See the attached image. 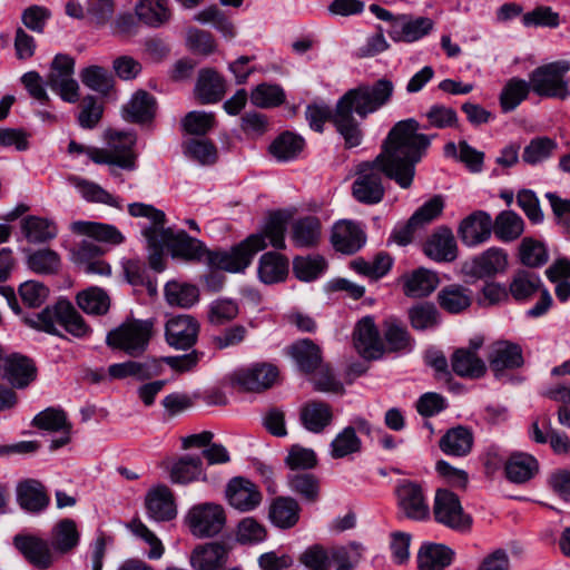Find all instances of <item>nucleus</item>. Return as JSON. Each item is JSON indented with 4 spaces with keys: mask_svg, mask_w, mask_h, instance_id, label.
<instances>
[{
    "mask_svg": "<svg viewBox=\"0 0 570 570\" xmlns=\"http://www.w3.org/2000/svg\"><path fill=\"white\" fill-rule=\"evenodd\" d=\"M419 129L420 124L413 118L396 122L375 160L357 166L352 195L358 203L374 205L383 199L382 173L401 188L411 187L415 176V165L431 144L430 137L420 134Z\"/></svg>",
    "mask_w": 570,
    "mask_h": 570,
    "instance_id": "obj_1",
    "label": "nucleus"
},
{
    "mask_svg": "<svg viewBox=\"0 0 570 570\" xmlns=\"http://www.w3.org/2000/svg\"><path fill=\"white\" fill-rule=\"evenodd\" d=\"M394 91V85L386 78L373 85H361L346 91L337 101L333 125L343 137L345 146L353 148L362 142L363 134L353 111L361 118L375 112L386 105Z\"/></svg>",
    "mask_w": 570,
    "mask_h": 570,
    "instance_id": "obj_2",
    "label": "nucleus"
},
{
    "mask_svg": "<svg viewBox=\"0 0 570 570\" xmlns=\"http://www.w3.org/2000/svg\"><path fill=\"white\" fill-rule=\"evenodd\" d=\"M23 322L31 328L52 335H60L57 325L62 326L68 333L78 338L87 337L91 333L83 317L66 299L58 301L55 305L47 306L39 313L26 316Z\"/></svg>",
    "mask_w": 570,
    "mask_h": 570,
    "instance_id": "obj_3",
    "label": "nucleus"
},
{
    "mask_svg": "<svg viewBox=\"0 0 570 570\" xmlns=\"http://www.w3.org/2000/svg\"><path fill=\"white\" fill-rule=\"evenodd\" d=\"M108 145L106 148H90L89 158L99 165L117 166L125 170L136 169L137 155L134 147L137 136L134 131L109 129L106 134Z\"/></svg>",
    "mask_w": 570,
    "mask_h": 570,
    "instance_id": "obj_4",
    "label": "nucleus"
},
{
    "mask_svg": "<svg viewBox=\"0 0 570 570\" xmlns=\"http://www.w3.org/2000/svg\"><path fill=\"white\" fill-rule=\"evenodd\" d=\"M153 332L151 320H127L107 333L106 344L112 350L138 357L147 350Z\"/></svg>",
    "mask_w": 570,
    "mask_h": 570,
    "instance_id": "obj_5",
    "label": "nucleus"
},
{
    "mask_svg": "<svg viewBox=\"0 0 570 570\" xmlns=\"http://www.w3.org/2000/svg\"><path fill=\"white\" fill-rule=\"evenodd\" d=\"M570 61L559 60L535 68L529 76L531 90L540 97L566 98L569 94L566 73Z\"/></svg>",
    "mask_w": 570,
    "mask_h": 570,
    "instance_id": "obj_6",
    "label": "nucleus"
},
{
    "mask_svg": "<svg viewBox=\"0 0 570 570\" xmlns=\"http://www.w3.org/2000/svg\"><path fill=\"white\" fill-rule=\"evenodd\" d=\"M185 524L190 534L198 539L213 538L219 534L226 524L223 505L204 502L193 505L185 515Z\"/></svg>",
    "mask_w": 570,
    "mask_h": 570,
    "instance_id": "obj_7",
    "label": "nucleus"
},
{
    "mask_svg": "<svg viewBox=\"0 0 570 570\" xmlns=\"http://www.w3.org/2000/svg\"><path fill=\"white\" fill-rule=\"evenodd\" d=\"M265 247L262 235H250L230 250H208L206 261L213 268L238 273L243 272L250 264L253 256Z\"/></svg>",
    "mask_w": 570,
    "mask_h": 570,
    "instance_id": "obj_8",
    "label": "nucleus"
},
{
    "mask_svg": "<svg viewBox=\"0 0 570 570\" xmlns=\"http://www.w3.org/2000/svg\"><path fill=\"white\" fill-rule=\"evenodd\" d=\"M75 59L69 55L58 53L50 63L46 78L47 86L63 101L75 104L79 100V85L73 78Z\"/></svg>",
    "mask_w": 570,
    "mask_h": 570,
    "instance_id": "obj_9",
    "label": "nucleus"
},
{
    "mask_svg": "<svg viewBox=\"0 0 570 570\" xmlns=\"http://www.w3.org/2000/svg\"><path fill=\"white\" fill-rule=\"evenodd\" d=\"M433 515L436 522L456 531H465L472 523V518L464 512L459 497L445 489L435 493Z\"/></svg>",
    "mask_w": 570,
    "mask_h": 570,
    "instance_id": "obj_10",
    "label": "nucleus"
},
{
    "mask_svg": "<svg viewBox=\"0 0 570 570\" xmlns=\"http://www.w3.org/2000/svg\"><path fill=\"white\" fill-rule=\"evenodd\" d=\"M163 239L167 242V248L174 258L186 262H200L207 258L209 249L206 245L185 230L174 232L171 228H163Z\"/></svg>",
    "mask_w": 570,
    "mask_h": 570,
    "instance_id": "obj_11",
    "label": "nucleus"
},
{
    "mask_svg": "<svg viewBox=\"0 0 570 570\" xmlns=\"http://www.w3.org/2000/svg\"><path fill=\"white\" fill-rule=\"evenodd\" d=\"M198 333V321L187 314H180L169 318L165 326L166 342L177 350L191 347L197 341Z\"/></svg>",
    "mask_w": 570,
    "mask_h": 570,
    "instance_id": "obj_12",
    "label": "nucleus"
},
{
    "mask_svg": "<svg viewBox=\"0 0 570 570\" xmlns=\"http://www.w3.org/2000/svg\"><path fill=\"white\" fill-rule=\"evenodd\" d=\"M434 28V21L428 17L396 16L387 31L395 42H414L428 36Z\"/></svg>",
    "mask_w": 570,
    "mask_h": 570,
    "instance_id": "obj_13",
    "label": "nucleus"
},
{
    "mask_svg": "<svg viewBox=\"0 0 570 570\" xmlns=\"http://www.w3.org/2000/svg\"><path fill=\"white\" fill-rule=\"evenodd\" d=\"M31 425L48 432H61V436L51 441L50 450L55 451L70 442L71 423L67 414L59 407H47L39 412Z\"/></svg>",
    "mask_w": 570,
    "mask_h": 570,
    "instance_id": "obj_14",
    "label": "nucleus"
},
{
    "mask_svg": "<svg viewBox=\"0 0 570 570\" xmlns=\"http://www.w3.org/2000/svg\"><path fill=\"white\" fill-rule=\"evenodd\" d=\"M278 376L276 366L267 363H256L237 371L235 383L248 392H262L273 386Z\"/></svg>",
    "mask_w": 570,
    "mask_h": 570,
    "instance_id": "obj_15",
    "label": "nucleus"
},
{
    "mask_svg": "<svg viewBox=\"0 0 570 570\" xmlns=\"http://www.w3.org/2000/svg\"><path fill=\"white\" fill-rule=\"evenodd\" d=\"M493 230L491 216L483 210H476L466 216L459 225L458 234L468 247L478 246L487 242Z\"/></svg>",
    "mask_w": 570,
    "mask_h": 570,
    "instance_id": "obj_16",
    "label": "nucleus"
},
{
    "mask_svg": "<svg viewBox=\"0 0 570 570\" xmlns=\"http://www.w3.org/2000/svg\"><path fill=\"white\" fill-rule=\"evenodd\" d=\"M423 253L438 263H451L458 257V245L452 230L438 227L425 240Z\"/></svg>",
    "mask_w": 570,
    "mask_h": 570,
    "instance_id": "obj_17",
    "label": "nucleus"
},
{
    "mask_svg": "<svg viewBox=\"0 0 570 570\" xmlns=\"http://www.w3.org/2000/svg\"><path fill=\"white\" fill-rule=\"evenodd\" d=\"M16 548L35 567L49 568L55 561V550L49 542L36 535L18 534L14 537Z\"/></svg>",
    "mask_w": 570,
    "mask_h": 570,
    "instance_id": "obj_18",
    "label": "nucleus"
},
{
    "mask_svg": "<svg viewBox=\"0 0 570 570\" xmlns=\"http://www.w3.org/2000/svg\"><path fill=\"white\" fill-rule=\"evenodd\" d=\"M148 517L157 522L170 521L177 515L171 490L164 484L151 488L145 498Z\"/></svg>",
    "mask_w": 570,
    "mask_h": 570,
    "instance_id": "obj_19",
    "label": "nucleus"
},
{
    "mask_svg": "<svg viewBox=\"0 0 570 570\" xmlns=\"http://www.w3.org/2000/svg\"><path fill=\"white\" fill-rule=\"evenodd\" d=\"M354 344L358 353L370 360L380 358L384 344L371 316L363 317L354 330Z\"/></svg>",
    "mask_w": 570,
    "mask_h": 570,
    "instance_id": "obj_20",
    "label": "nucleus"
},
{
    "mask_svg": "<svg viewBox=\"0 0 570 570\" xmlns=\"http://www.w3.org/2000/svg\"><path fill=\"white\" fill-rule=\"evenodd\" d=\"M488 361L495 377L500 379L505 370H514L523 364L522 350L507 341L497 342L491 346Z\"/></svg>",
    "mask_w": 570,
    "mask_h": 570,
    "instance_id": "obj_21",
    "label": "nucleus"
},
{
    "mask_svg": "<svg viewBox=\"0 0 570 570\" xmlns=\"http://www.w3.org/2000/svg\"><path fill=\"white\" fill-rule=\"evenodd\" d=\"M229 504L239 511H250L259 505L262 494L257 487L244 478H234L226 488Z\"/></svg>",
    "mask_w": 570,
    "mask_h": 570,
    "instance_id": "obj_22",
    "label": "nucleus"
},
{
    "mask_svg": "<svg viewBox=\"0 0 570 570\" xmlns=\"http://www.w3.org/2000/svg\"><path fill=\"white\" fill-rule=\"evenodd\" d=\"M399 507L410 519L424 520L430 510L420 485L412 482L402 483L396 490Z\"/></svg>",
    "mask_w": 570,
    "mask_h": 570,
    "instance_id": "obj_23",
    "label": "nucleus"
},
{
    "mask_svg": "<svg viewBox=\"0 0 570 570\" xmlns=\"http://www.w3.org/2000/svg\"><path fill=\"white\" fill-rule=\"evenodd\" d=\"M365 234L352 220L337 222L332 229L331 242L337 252L354 254L365 244Z\"/></svg>",
    "mask_w": 570,
    "mask_h": 570,
    "instance_id": "obj_24",
    "label": "nucleus"
},
{
    "mask_svg": "<svg viewBox=\"0 0 570 570\" xmlns=\"http://www.w3.org/2000/svg\"><path fill=\"white\" fill-rule=\"evenodd\" d=\"M334 420L332 406L323 401L312 400L299 409V422L308 432L322 433Z\"/></svg>",
    "mask_w": 570,
    "mask_h": 570,
    "instance_id": "obj_25",
    "label": "nucleus"
},
{
    "mask_svg": "<svg viewBox=\"0 0 570 570\" xmlns=\"http://www.w3.org/2000/svg\"><path fill=\"white\" fill-rule=\"evenodd\" d=\"M228 548L220 542H209L196 547L190 554L194 570H218L228 561Z\"/></svg>",
    "mask_w": 570,
    "mask_h": 570,
    "instance_id": "obj_26",
    "label": "nucleus"
},
{
    "mask_svg": "<svg viewBox=\"0 0 570 570\" xmlns=\"http://www.w3.org/2000/svg\"><path fill=\"white\" fill-rule=\"evenodd\" d=\"M508 254L499 247H491L475 256L471 262L470 273L479 278L492 277L505 272Z\"/></svg>",
    "mask_w": 570,
    "mask_h": 570,
    "instance_id": "obj_27",
    "label": "nucleus"
},
{
    "mask_svg": "<svg viewBox=\"0 0 570 570\" xmlns=\"http://www.w3.org/2000/svg\"><path fill=\"white\" fill-rule=\"evenodd\" d=\"M322 223L318 217L308 215L292 224V242L302 248L315 247L322 238Z\"/></svg>",
    "mask_w": 570,
    "mask_h": 570,
    "instance_id": "obj_28",
    "label": "nucleus"
},
{
    "mask_svg": "<svg viewBox=\"0 0 570 570\" xmlns=\"http://www.w3.org/2000/svg\"><path fill=\"white\" fill-rule=\"evenodd\" d=\"M347 558L344 549L324 548L314 544L307 548L299 557V562L308 570H328L334 561H345Z\"/></svg>",
    "mask_w": 570,
    "mask_h": 570,
    "instance_id": "obj_29",
    "label": "nucleus"
},
{
    "mask_svg": "<svg viewBox=\"0 0 570 570\" xmlns=\"http://www.w3.org/2000/svg\"><path fill=\"white\" fill-rule=\"evenodd\" d=\"M509 294L518 303L528 302L542 287L540 276L527 269L515 271L509 283Z\"/></svg>",
    "mask_w": 570,
    "mask_h": 570,
    "instance_id": "obj_30",
    "label": "nucleus"
},
{
    "mask_svg": "<svg viewBox=\"0 0 570 570\" xmlns=\"http://www.w3.org/2000/svg\"><path fill=\"white\" fill-rule=\"evenodd\" d=\"M225 94V81L214 69H202L195 86V95L202 104L219 101Z\"/></svg>",
    "mask_w": 570,
    "mask_h": 570,
    "instance_id": "obj_31",
    "label": "nucleus"
},
{
    "mask_svg": "<svg viewBox=\"0 0 570 570\" xmlns=\"http://www.w3.org/2000/svg\"><path fill=\"white\" fill-rule=\"evenodd\" d=\"M17 501L23 510L37 513L48 505L49 498L39 481L29 479L18 484Z\"/></svg>",
    "mask_w": 570,
    "mask_h": 570,
    "instance_id": "obj_32",
    "label": "nucleus"
},
{
    "mask_svg": "<svg viewBox=\"0 0 570 570\" xmlns=\"http://www.w3.org/2000/svg\"><path fill=\"white\" fill-rule=\"evenodd\" d=\"M156 100L146 91H137L131 99L122 107L125 120L136 124H145L155 117Z\"/></svg>",
    "mask_w": 570,
    "mask_h": 570,
    "instance_id": "obj_33",
    "label": "nucleus"
},
{
    "mask_svg": "<svg viewBox=\"0 0 570 570\" xmlns=\"http://www.w3.org/2000/svg\"><path fill=\"white\" fill-rule=\"evenodd\" d=\"M301 508L297 501L289 497H277L268 509V519L277 528H293L299 519Z\"/></svg>",
    "mask_w": 570,
    "mask_h": 570,
    "instance_id": "obj_34",
    "label": "nucleus"
},
{
    "mask_svg": "<svg viewBox=\"0 0 570 570\" xmlns=\"http://www.w3.org/2000/svg\"><path fill=\"white\" fill-rule=\"evenodd\" d=\"M4 376L16 387H26L36 377L32 362L20 354H12L3 360Z\"/></svg>",
    "mask_w": 570,
    "mask_h": 570,
    "instance_id": "obj_35",
    "label": "nucleus"
},
{
    "mask_svg": "<svg viewBox=\"0 0 570 570\" xmlns=\"http://www.w3.org/2000/svg\"><path fill=\"white\" fill-rule=\"evenodd\" d=\"M473 432L462 425L450 429L440 440L442 452L452 456H465L473 446Z\"/></svg>",
    "mask_w": 570,
    "mask_h": 570,
    "instance_id": "obj_36",
    "label": "nucleus"
},
{
    "mask_svg": "<svg viewBox=\"0 0 570 570\" xmlns=\"http://www.w3.org/2000/svg\"><path fill=\"white\" fill-rule=\"evenodd\" d=\"M438 303L442 309L450 314H459L470 307L472 292L460 284H450L438 293Z\"/></svg>",
    "mask_w": 570,
    "mask_h": 570,
    "instance_id": "obj_37",
    "label": "nucleus"
},
{
    "mask_svg": "<svg viewBox=\"0 0 570 570\" xmlns=\"http://www.w3.org/2000/svg\"><path fill=\"white\" fill-rule=\"evenodd\" d=\"M76 234L92 237L97 242H104L111 245H119L125 240L124 235L114 225L78 220L70 226Z\"/></svg>",
    "mask_w": 570,
    "mask_h": 570,
    "instance_id": "obj_38",
    "label": "nucleus"
},
{
    "mask_svg": "<svg viewBox=\"0 0 570 570\" xmlns=\"http://www.w3.org/2000/svg\"><path fill=\"white\" fill-rule=\"evenodd\" d=\"M453 372L461 377L480 379L487 372V365L474 351L459 348L451 357Z\"/></svg>",
    "mask_w": 570,
    "mask_h": 570,
    "instance_id": "obj_39",
    "label": "nucleus"
},
{
    "mask_svg": "<svg viewBox=\"0 0 570 570\" xmlns=\"http://www.w3.org/2000/svg\"><path fill=\"white\" fill-rule=\"evenodd\" d=\"M169 476L175 484H188L199 479L206 480L202 458L189 454L179 458L171 465Z\"/></svg>",
    "mask_w": 570,
    "mask_h": 570,
    "instance_id": "obj_40",
    "label": "nucleus"
},
{
    "mask_svg": "<svg viewBox=\"0 0 570 570\" xmlns=\"http://www.w3.org/2000/svg\"><path fill=\"white\" fill-rule=\"evenodd\" d=\"M304 146L305 140L301 136L285 131L272 141L268 151L277 161L287 163L296 159Z\"/></svg>",
    "mask_w": 570,
    "mask_h": 570,
    "instance_id": "obj_41",
    "label": "nucleus"
},
{
    "mask_svg": "<svg viewBox=\"0 0 570 570\" xmlns=\"http://www.w3.org/2000/svg\"><path fill=\"white\" fill-rule=\"evenodd\" d=\"M453 551L443 544H424L417 554L420 570H443L452 562Z\"/></svg>",
    "mask_w": 570,
    "mask_h": 570,
    "instance_id": "obj_42",
    "label": "nucleus"
},
{
    "mask_svg": "<svg viewBox=\"0 0 570 570\" xmlns=\"http://www.w3.org/2000/svg\"><path fill=\"white\" fill-rule=\"evenodd\" d=\"M288 272L287 259L275 252L265 253L258 264V277L265 284H274L285 279Z\"/></svg>",
    "mask_w": 570,
    "mask_h": 570,
    "instance_id": "obj_43",
    "label": "nucleus"
},
{
    "mask_svg": "<svg viewBox=\"0 0 570 570\" xmlns=\"http://www.w3.org/2000/svg\"><path fill=\"white\" fill-rule=\"evenodd\" d=\"M439 277L435 273L419 268L407 275L404 281V294L410 297H425L438 286Z\"/></svg>",
    "mask_w": 570,
    "mask_h": 570,
    "instance_id": "obj_44",
    "label": "nucleus"
},
{
    "mask_svg": "<svg viewBox=\"0 0 570 570\" xmlns=\"http://www.w3.org/2000/svg\"><path fill=\"white\" fill-rule=\"evenodd\" d=\"M78 307L88 315H105L110 308V297L100 287L91 286L76 296Z\"/></svg>",
    "mask_w": 570,
    "mask_h": 570,
    "instance_id": "obj_45",
    "label": "nucleus"
},
{
    "mask_svg": "<svg viewBox=\"0 0 570 570\" xmlns=\"http://www.w3.org/2000/svg\"><path fill=\"white\" fill-rule=\"evenodd\" d=\"M68 181L79 191L81 197L90 203H100L111 207H120L117 197L104 189L100 185L83 179L79 176H70Z\"/></svg>",
    "mask_w": 570,
    "mask_h": 570,
    "instance_id": "obj_46",
    "label": "nucleus"
},
{
    "mask_svg": "<svg viewBox=\"0 0 570 570\" xmlns=\"http://www.w3.org/2000/svg\"><path fill=\"white\" fill-rule=\"evenodd\" d=\"M21 230L30 243H45L55 238L58 234L53 222L38 216L24 217L21 220Z\"/></svg>",
    "mask_w": 570,
    "mask_h": 570,
    "instance_id": "obj_47",
    "label": "nucleus"
},
{
    "mask_svg": "<svg viewBox=\"0 0 570 570\" xmlns=\"http://www.w3.org/2000/svg\"><path fill=\"white\" fill-rule=\"evenodd\" d=\"M77 524L71 519L59 521L51 531V547L56 552L67 553L79 542Z\"/></svg>",
    "mask_w": 570,
    "mask_h": 570,
    "instance_id": "obj_48",
    "label": "nucleus"
},
{
    "mask_svg": "<svg viewBox=\"0 0 570 570\" xmlns=\"http://www.w3.org/2000/svg\"><path fill=\"white\" fill-rule=\"evenodd\" d=\"M165 298L170 306L189 308L199 301V289L191 284L171 281L165 285Z\"/></svg>",
    "mask_w": 570,
    "mask_h": 570,
    "instance_id": "obj_49",
    "label": "nucleus"
},
{
    "mask_svg": "<svg viewBox=\"0 0 570 570\" xmlns=\"http://www.w3.org/2000/svg\"><path fill=\"white\" fill-rule=\"evenodd\" d=\"M135 10L138 19L151 27H159L170 18L166 0H139Z\"/></svg>",
    "mask_w": 570,
    "mask_h": 570,
    "instance_id": "obj_50",
    "label": "nucleus"
},
{
    "mask_svg": "<svg viewBox=\"0 0 570 570\" xmlns=\"http://www.w3.org/2000/svg\"><path fill=\"white\" fill-rule=\"evenodd\" d=\"M361 450L362 441L352 426H346L340 431L330 444V455L335 460L360 453Z\"/></svg>",
    "mask_w": 570,
    "mask_h": 570,
    "instance_id": "obj_51",
    "label": "nucleus"
},
{
    "mask_svg": "<svg viewBox=\"0 0 570 570\" xmlns=\"http://www.w3.org/2000/svg\"><path fill=\"white\" fill-rule=\"evenodd\" d=\"M292 355L301 371L315 372L322 364L321 348L311 340H302L292 346Z\"/></svg>",
    "mask_w": 570,
    "mask_h": 570,
    "instance_id": "obj_52",
    "label": "nucleus"
},
{
    "mask_svg": "<svg viewBox=\"0 0 570 570\" xmlns=\"http://www.w3.org/2000/svg\"><path fill=\"white\" fill-rule=\"evenodd\" d=\"M537 461L533 456L524 453H515L505 463L507 478L514 483H523L530 480L535 470Z\"/></svg>",
    "mask_w": 570,
    "mask_h": 570,
    "instance_id": "obj_53",
    "label": "nucleus"
},
{
    "mask_svg": "<svg viewBox=\"0 0 570 570\" xmlns=\"http://www.w3.org/2000/svg\"><path fill=\"white\" fill-rule=\"evenodd\" d=\"M155 361L151 362H137L126 361L122 363H115L108 367V374L111 379L122 380L126 377H135L139 381L150 379L156 373L153 370Z\"/></svg>",
    "mask_w": 570,
    "mask_h": 570,
    "instance_id": "obj_54",
    "label": "nucleus"
},
{
    "mask_svg": "<svg viewBox=\"0 0 570 570\" xmlns=\"http://www.w3.org/2000/svg\"><path fill=\"white\" fill-rule=\"evenodd\" d=\"M530 83L513 77L507 81L500 94V106L504 112L514 110L529 95Z\"/></svg>",
    "mask_w": 570,
    "mask_h": 570,
    "instance_id": "obj_55",
    "label": "nucleus"
},
{
    "mask_svg": "<svg viewBox=\"0 0 570 570\" xmlns=\"http://www.w3.org/2000/svg\"><path fill=\"white\" fill-rule=\"evenodd\" d=\"M384 340L392 352L407 353L414 346V340L406 327L394 320L385 322Z\"/></svg>",
    "mask_w": 570,
    "mask_h": 570,
    "instance_id": "obj_56",
    "label": "nucleus"
},
{
    "mask_svg": "<svg viewBox=\"0 0 570 570\" xmlns=\"http://www.w3.org/2000/svg\"><path fill=\"white\" fill-rule=\"evenodd\" d=\"M80 79L86 87L104 96H108L114 88L111 73L100 66L83 68L80 71Z\"/></svg>",
    "mask_w": 570,
    "mask_h": 570,
    "instance_id": "obj_57",
    "label": "nucleus"
},
{
    "mask_svg": "<svg viewBox=\"0 0 570 570\" xmlns=\"http://www.w3.org/2000/svg\"><path fill=\"white\" fill-rule=\"evenodd\" d=\"M495 236L503 242L517 239L523 232L522 218L511 210L500 213L493 222Z\"/></svg>",
    "mask_w": 570,
    "mask_h": 570,
    "instance_id": "obj_58",
    "label": "nucleus"
},
{
    "mask_svg": "<svg viewBox=\"0 0 570 570\" xmlns=\"http://www.w3.org/2000/svg\"><path fill=\"white\" fill-rule=\"evenodd\" d=\"M409 320L416 331L433 330L440 324V313L434 304L423 302L409 309Z\"/></svg>",
    "mask_w": 570,
    "mask_h": 570,
    "instance_id": "obj_59",
    "label": "nucleus"
},
{
    "mask_svg": "<svg viewBox=\"0 0 570 570\" xmlns=\"http://www.w3.org/2000/svg\"><path fill=\"white\" fill-rule=\"evenodd\" d=\"M558 144L549 137H537L524 147L522 159L529 165H538L550 158L557 150Z\"/></svg>",
    "mask_w": 570,
    "mask_h": 570,
    "instance_id": "obj_60",
    "label": "nucleus"
},
{
    "mask_svg": "<svg viewBox=\"0 0 570 570\" xmlns=\"http://www.w3.org/2000/svg\"><path fill=\"white\" fill-rule=\"evenodd\" d=\"M142 235L148 244L150 267L157 272L163 271L165 268L164 248L167 247V242L163 239V228L144 227Z\"/></svg>",
    "mask_w": 570,
    "mask_h": 570,
    "instance_id": "obj_61",
    "label": "nucleus"
},
{
    "mask_svg": "<svg viewBox=\"0 0 570 570\" xmlns=\"http://www.w3.org/2000/svg\"><path fill=\"white\" fill-rule=\"evenodd\" d=\"M239 314L238 304L228 298H217L208 306L207 320L214 326H222L235 320Z\"/></svg>",
    "mask_w": 570,
    "mask_h": 570,
    "instance_id": "obj_62",
    "label": "nucleus"
},
{
    "mask_svg": "<svg viewBox=\"0 0 570 570\" xmlns=\"http://www.w3.org/2000/svg\"><path fill=\"white\" fill-rule=\"evenodd\" d=\"M326 262L323 257L299 256L293 262V272L295 276L304 282H311L317 278L325 269Z\"/></svg>",
    "mask_w": 570,
    "mask_h": 570,
    "instance_id": "obj_63",
    "label": "nucleus"
},
{
    "mask_svg": "<svg viewBox=\"0 0 570 570\" xmlns=\"http://www.w3.org/2000/svg\"><path fill=\"white\" fill-rule=\"evenodd\" d=\"M248 336V330L243 324H233L223 328L210 338L212 345L216 350H226L243 344Z\"/></svg>",
    "mask_w": 570,
    "mask_h": 570,
    "instance_id": "obj_64",
    "label": "nucleus"
}]
</instances>
